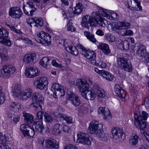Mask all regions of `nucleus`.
<instances>
[{
    "label": "nucleus",
    "mask_w": 149,
    "mask_h": 149,
    "mask_svg": "<svg viewBox=\"0 0 149 149\" xmlns=\"http://www.w3.org/2000/svg\"><path fill=\"white\" fill-rule=\"evenodd\" d=\"M102 124L100 123L97 121L93 120L90 123L88 128L91 134L95 135L102 140H105L108 135L104 132Z\"/></svg>",
    "instance_id": "obj_1"
},
{
    "label": "nucleus",
    "mask_w": 149,
    "mask_h": 149,
    "mask_svg": "<svg viewBox=\"0 0 149 149\" xmlns=\"http://www.w3.org/2000/svg\"><path fill=\"white\" fill-rule=\"evenodd\" d=\"M12 89L13 96L24 100L30 97L33 92L32 90L29 88L21 91L19 84H15L12 87Z\"/></svg>",
    "instance_id": "obj_2"
},
{
    "label": "nucleus",
    "mask_w": 149,
    "mask_h": 149,
    "mask_svg": "<svg viewBox=\"0 0 149 149\" xmlns=\"http://www.w3.org/2000/svg\"><path fill=\"white\" fill-rule=\"evenodd\" d=\"M131 25L130 23L126 21L118 22H114L108 24V29L110 31H114L118 34H120L122 30L130 29Z\"/></svg>",
    "instance_id": "obj_3"
},
{
    "label": "nucleus",
    "mask_w": 149,
    "mask_h": 149,
    "mask_svg": "<svg viewBox=\"0 0 149 149\" xmlns=\"http://www.w3.org/2000/svg\"><path fill=\"white\" fill-rule=\"evenodd\" d=\"M142 117L138 111L134 113V123L136 127H139L143 128L146 127V123L145 121L147 119L148 114L145 111H142Z\"/></svg>",
    "instance_id": "obj_4"
},
{
    "label": "nucleus",
    "mask_w": 149,
    "mask_h": 149,
    "mask_svg": "<svg viewBox=\"0 0 149 149\" xmlns=\"http://www.w3.org/2000/svg\"><path fill=\"white\" fill-rule=\"evenodd\" d=\"M77 47L81 49V53L84 57L87 58L90 63L93 65L95 61L96 54L95 52L91 50H87L81 44H78Z\"/></svg>",
    "instance_id": "obj_5"
},
{
    "label": "nucleus",
    "mask_w": 149,
    "mask_h": 149,
    "mask_svg": "<svg viewBox=\"0 0 149 149\" xmlns=\"http://www.w3.org/2000/svg\"><path fill=\"white\" fill-rule=\"evenodd\" d=\"M51 36L43 31L38 33L36 40L38 42L43 44L49 45L51 43Z\"/></svg>",
    "instance_id": "obj_6"
},
{
    "label": "nucleus",
    "mask_w": 149,
    "mask_h": 149,
    "mask_svg": "<svg viewBox=\"0 0 149 149\" xmlns=\"http://www.w3.org/2000/svg\"><path fill=\"white\" fill-rule=\"evenodd\" d=\"M77 143L87 145H90L91 144V141L92 139L91 138H90V136L88 134L80 132L77 134Z\"/></svg>",
    "instance_id": "obj_7"
},
{
    "label": "nucleus",
    "mask_w": 149,
    "mask_h": 149,
    "mask_svg": "<svg viewBox=\"0 0 149 149\" xmlns=\"http://www.w3.org/2000/svg\"><path fill=\"white\" fill-rule=\"evenodd\" d=\"M1 71L4 77H8L15 72V67L12 65H4Z\"/></svg>",
    "instance_id": "obj_8"
},
{
    "label": "nucleus",
    "mask_w": 149,
    "mask_h": 149,
    "mask_svg": "<svg viewBox=\"0 0 149 149\" xmlns=\"http://www.w3.org/2000/svg\"><path fill=\"white\" fill-rule=\"evenodd\" d=\"M39 73V72L36 67L32 66L26 68L24 72L26 76L30 78H34L37 76Z\"/></svg>",
    "instance_id": "obj_9"
},
{
    "label": "nucleus",
    "mask_w": 149,
    "mask_h": 149,
    "mask_svg": "<svg viewBox=\"0 0 149 149\" xmlns=\"http://www.w3.org/2000/svg\"><path fill=\"white\" fill-rule=\"evenodd\" d=\"M118 63L120 67L125 71L131 72L132 71V66L129 65L127 60L123 57H118L117 59Z\"/></svg>",
    "instance_id": "obj_10"
},
{
    "label": "nucleus",
    "mask_w": 149,
    "mask_h": 149,
    "mask_svg": "<svg viewBox=\"0 0 149 149\" xmlns=\"http://www.w3.org/2000/svg\"><path fill=\"white\" fill-rule=\"evenodd\" d=\"M26 22L31 27L42 26L43 25V21L41 18H29L26 19Z\"/></svg>",
    "instance_id": "obj_11"
},
{
    "label": "nucleus",
    "mask_w": 149,
    "mask_h": 149,
    "mask_svg": "<svg viewBox=\"0 0 149 149\" xmlns=\"http://www.w3.org/2000/svg\"><path fill=\"white\" fill-rule=\"evenodd\" d=\"M22 13L21 9L18 7H12L10 8L9 11V15L13 18H20L22 16Z\"/></svg>",
    "instance_id": "obj_12"
},
{
    "label": "nucleus",
    "mask_w": 149,
    "mask_h": 149,
    "mask_svg": "<svg viewBox=\"0 0 149 149\" xmlns=\"http://www.w3.org/2000/svg\"><path fill=\"white\" fill-rule=\"evenodd\" d=\"M95 20L92 17L86 15L82 17L81 22L82 26L84 28H88V24H90V26L94 25V21Z\"/></svg>",
    "instance_id": "obj_13"
},
{
    "label": "nucleus",
    "mask_w": 149,
    "mask_h": 149,
    "mask_svg": "<svg viewBox=\"0 0 149 149\" xmlns=\"http://www.w3.org/2000/svg\"><path fill=\"white\" fill-rule=\"evenodd\" d=\"M36 56L35 53L27 54L24 56L23 60L26 64H32L36 62Z\"/></svg>",
    "instance_id": "obj_14"
},
{
    "label": "nucleus",
    "mask_w": 149,
    "mask_h": 149,
    "mask_svg": "<svg viewBox=\"0 0 149 149\" xmlns=\"http://www.w3.org/2000/svg\"><path fill=\"white\" fill-rule=\"evenodd\" d=\"M53 84V86H54ZM57 85V88H55V91L54 92L53 96L56 98L57 99L58 97L60 98L61 97L65 95V92L63 89V88L60 84H56Z\"/></svg>",
    "instance_id": "obj_15"
},
{
    "label": "nucleus",
    "mask_w": 149,
    "mask_h": 149,
    "mask_svg": "<svg viewBox=\"0 0 149 149\" xmlns=\"http://www.w3.org/2000/svg\"><path fill=\"white\" fill-rule=\"evenodd\" d=\"M45 146L47 149H58V143L54 139H49L45 141Z\"/></svg>",
    "instance_id": "obj_16"
},
{
    "label": "nucleus",
    "mask_w": 149,
    "mask_h": 149,
    "mask_svg": "<svg viewBox=\"0 0 149 149\" xmlns=\"http://www.w3.org/2000/svg\"><path fill=\"white\" fill-rule=\"evenodd\" d=\"M136 54L142 58L144 57L145 59L149 55V53L147 52L145 47L143 45H140L138 49L136 51Z\"/></svg>",
    "instance_id": "obj_17"
},
{
    "label": "nucleus",
    "mask_w": 149,
    "mask_h": 149,
    "mask_svg": "<svg viewBox=\"0 0 149 149\" xmlns=\"http://www.w3.org/2000/svg\"><path fill=\"white\" fill-rule=\"evenodd\" d=\"M114 90L116 94L121 99H124L126 96V92L122 89L119 84H116Z\"/></svg>",
    "instance_id": "obj_18"
},
{
    "label": "nucleus",
    "mask_w": 149,
    "mask_h": 149,
    "mask_svg": "<svg viewBox=\"0 0 149 149\" xmlns=\"http://www.w3.org/2000/svg\"><path fill=\"white\" fill-rule=\"evenodd\" d=\"M112 134L114 138L120 140L123 134L122 130L118 128H114L111 131Z\"/></svg>",
    "instance_id": "obj_19"
},
{
    "label": "nucleus",
    "mask_w": 149,
    "mask_h": 149,
    "mask_svg": "<svg viewBox=\"0 0 149 149\" xmlns=\"http://www.w3.org/2000/svg\"><path fill=\"white\" fill-rule=\"evenodd\" d=\"M66 40H63V45L65 49L68 51H69L73 55L77 56L78 54V52L75 47L71 45H68L65 42Z\"/></svg>",
    "instance_id": "obj_20"
},
{
    "label": "nucleus",
    "mask_w": 149,
    "mask_h": 149,
    "mask_svg": "<svg viewBox=\"0 0 149 149\" xmlns=\"http://www.w3.org/2000/svg\"><path fill=\"white\" fill-rule=\"evenodd\" d=\"M69 100L71 103L75 107L79 106L81 101L79 97L76 95L72 94L69 97Z\"/></svg>",
    "instance_id": "obj_21"
},
{
    "label": "nucleus",
    "mask_w": 149,
    "mask_h": 149,
    "mask_svg": "<svg viewBox=\"0 0 149 149\" xmlns=\"http://www.w3.org/2000/svg\"><path fill=\"white\" fill-rule=\"evenodd\" d=\"M21 108L20 104L13 102H10L8 106L9 109L10 111L15 112H18Z\"/></svg>",
    "instance_id": "obj_22"
},
{
    "label": "nucleus",
    "mask_w": 149,
    "mask_h": 149,
    "mask_svg": "<svg viewBox=\"0 0 149 149\" xmlns=\"http://www.w3.org/2000/svg\"><path fill=\"white\" fill-rule=\"evenodd\" d=\"M83 97L87 100H93L96 97L95 91L93 90L89 91V90L86 93H82Z\"/></svg>",
    "instance_id": "obj_23"
},
{
    "label": "nucleus",
    "mask_w": 149,
    "mask_h": 149,
    "mask_svg": "<svg viewBox=\"0 0 149 149\" xmlns=\"http://www.w3.org/2000/svg\"><path fill=\"white\" fill-rule=\"evenodd\" d=\"M99 49L101 50L104 53L107 55L109 54L110 53V50L108 45L106 43H101L97 46Z\"/></svg>",
    "instance_id": "obj_24"
},
{
    "label": "nucleus",
    "mask_w": 149,
    "mask_h": 149,
    "mask_svg": "<svg viewBox=\"0 0 149 149\" xmlns=\"http://www.w3.org/2000/svg\"><path fill=\"white\" fill-rule=\"evenodd\" d=\"M33 128H35L36 131H38L40 132H42L43 130L44 129V128L43 126L42 120L35 122L33 123Z\"/></svg>",
    "instance_id": "obj_25"
},
{
    "label": "nucleus",
    "mask_w": 149,
    "mask_h": 149,
    "mask_svg": "<svg viewBox=\"0 0 149 149\" xmlns=\"http://www.w3.org/2000/svg\"><path fill=\"white\" fill-rule=\"evenodd\" d=\"M50 61L51 60L48 57H44L40 61V63L43 67L48 69L49 68Z\"/></svg>",
    "instance_id": "obj_26"
},
{
    "label": "nucleus",
    "mask_w": 149,
    "mask_h": 149,
    "mask_svg": "<svg viewBox=\"0 0 149 149\" xmlns=\"http://www.w3.org/2000/svg\"><path fill=\"white\" fill-rule=\"evenodd\" d=\"M32 98V101H36L38 103H40L42 104H43L44 98L41 95L38 93H34Z\"/></svg>",
    "instance_id": "obj_27"
},
{
    "label": "nucleus",
    "mask_w": 149,
    "mask_h": 149,
    "mask_svg": "<svg viewBox=\"0 0 149 149\" xmlns=\"http://www.w3.org/2000/svg\"><path fill=\"white\" fill-rule=\"evenodd\" d=\"M107 18L112 20H117L119 18V16L118 14L113 11L109 10Z\"/></svg>",
    "instance_id": "obj_28"
},
{
    "label": "nucleus",
    "mask_w": 149,
    "mask_h": 149,
    "mask_svg": "<svg viewBox=\"0 0 149 149\" xmlns=\"http://www.w3.org/2000/svg\"><path fill=\"white\" fill-rule=\"evenodd\" d=\"M95 93L97 97L104 98L106 95L105 91L102 89L97 87L95 88Z\"/></svg>",
    "instance_id": "obj_29"
},
{
    "label": "nucleus",
    "mask_w": 149,
    "mask_h": 149,
    "mask_svg": "<svg viewBox=\"0 0 149 149\" xmlns=\"http://www.w3.org/2000/svg\"><path fill=\"white\" fill-rule=\"evenodd\" d=\"M104 37L105 39L110 42H115L117 38L116 36L112 34L109 33L106 34Z\"/></svg>",
    "instance_id": "obj_30"
},
{
    "label": "nucleus",
    "mask_w": 149,
    "mask_h": 149,
    "mask_svg": "<svg viewBox=\"0 0 149 149\" xmlns=\"http://www.w3.org/2000/svg\"><path fill=\"white\" fill-rule=\"evenodd\" d=\"M102 76L108 81H115L116 80V78L112 74L105 70Z\"/></svg>",
    "instance_id": "obj_31"
},
{
    "label": "nucleus",
    "mask_w": 149,
    "mask_h": 149,
    "mask_svg": "<svg viewBox=\"0 0 149 149\" xmlns=\"http://www.w3.org/2000/svg\"><path fill=\"white\" fill-rule=\"evenodd\" d=\"M79 88L81 92V94L83 96L82 93L86 94L89 90V84H79Z\"/></svg>",
    "instance_id": "obj_32"
},
{
    "label": "nucleus",
    "mask_w": 149,
    "mask_h": 149,
    "mask_svg": "<svg viewBox=\"0 0 149 149\" xmlns=\"http://www.w3.org/2000/svg\"><path fill=\"white\" fill-rule=\"evenodd\" d=\"M8 118H10L14 123H16L19 121L20 117L18 115L10 112H8Z\"/></svg>",
    "instance_id": "obj_33"
},
{
    "label": "nucleus",
    "mask_w": 149,
    "mask_h": 149,
    "mask_svg": "<svg viewBox=\"0 0 149 149\" xmlns=\"http://www.w3.org/2000/svg\"><path fill=\"white\" fill-rule=\"evenodd\" d=\"M48 79L45 77L38 78L34 82L36 84H48Z\"/></svg>",
    "instance_id": "obj_34"
},
{
    "label": "nucleus",
    "mask_w": 149,
    "mask_h": 149,
    "mask_svg": "<svg viewBox=\"0 0 149 149\" xmlns=\"http://www.w3.org/2000/svg\"><path fill=\"white\" fill-rule=\"evenodd\" d=\"M84 35L87 38L93 42H95L96 40L93 34H91L89 31H85L84 32Z\"/></svg>",
    "instance_id": "obj_35"
},
{
    "label": "nucleus",
    "mask_w": 149,
    "mask_h": 149,
    "mask_svg": "<svg viewBox=\"0 0 149 149\" xmlns=\"http://www.w3.org/2000/svg\"><path fill=\"white\" fill-rule=\"evenodd\" d=\"M139 138V137L136 135L132 136L129 141L130 144L133 146H136L138 143Z\"/></svg>",
    "instance_id": "obj_36"
},
{
    "label": "nucleus",
    "mask_w": 149,
    "mask_h": 149,
    "mask_svg": "<svg viewBox=\"0 0 149 149\" xmlns=\"http://www.w3.org/2000/svg\"><path fill=\"white\" fill-rule=\"evenodd\" d=\"M60 125L59 124L56 123L54 125L52 128V132L53 134L59 135L61 133L59 128Z\"/></svg>",
    "instance_id": "obj_37"
},
{
    "label": "nucleus",
    "mask_w": 149,
    "mask_h": 149,
    "mask_svg": "<svg viewBox=\"0 0 149 149\" xmlns=\"http://www.w3.org/2000/svg\"><path fill=\"white\" fill-rule=\"evenodd\" d=\"M8 32L7 30L2 28H0V39H2L7 38L8 36Z\"/></svg>",
    "instance_id": "obj_38"
},
{
    "label": "nucleus",
    "mask_w": 149,
    "mask_h": 149,
    "mask_svg": "<svg viewBox=\"0 0 149 149\" xmlns=\"http://www.w3.org/2000/svg\"><path fill=\"white\" fill-rule=\"evenodd\" d=\"M83 7L81 4L77 3L76 4L75 7H74V13L75 14L78 15L81 13Z\"/></svg>",
    "instance_id": "obj_39"
},
{
    "label": "nucleus",
    "mask_w": 149,
    "mask_h": 149,
    "mask_svg": "<svg viewBox=\"0 0 149 149\" xmlns=\"http://www.w3.org/2000/svg\"><path fill=\"white\" fill-rule=\"evenodd\" d=\"M25 120L28 124H29L32 123L33 120V117L32 115L26 113L24 116Z\"/></svg>",
    "instance_id": "obj_40"
},
{
    "label": "nucleus",
    "mask_w": 149,
    "mask_h": 149,
    "mask_svg": "<svg viewBox=\"0 0 149 149\" xmlns=\"http://www.w3.org/2000/svg\"><path fill=\"white\" fill-rule=\"evenodd\" d=\"M0 43L10 47L13 44V42L9 39L5 38L0 40Z\"/></svg>",
    "instance_id": "obj_41"
},
{
    "label": "nucleus",
    "mask_w": 149,
    "mask_h": 149,
    "mask_svg": "<svg viewBox=\"0 0 149 149\" xmlns=\"http://www.w3.org/2000/svg\"><path fill=\"white\" fill-rule=\"evenodd\" d=\"M95 21H94V24L96 22L100 26L104 27L105 26V23L104 21H106V19L104 18H102L101 17H100L98 19H94Z\"/></svg>",
    "instance_id": "obj_42"
},
{
    "label": "nucleus",
    "mask_w": 149,
    "mask_h": 149,
    "mask_svg": "<svg viewBox=\"0 0 149 149\" xmlns=\"http://www.w3.org/2000/svg\"><path fill=\"white\" fill-rule=\"evenodd\" d=\"M42 105L40 103H38V102L33 101L32 103L31 104V107L33 106L37 110H39L40 109L42 110Z\"/></svg>",
    "instance_id": "obj_43"
},
{
    "label": "nucleus",
    "mask_w": 149,
    "mask_h": 149,
    "mask_svg": "<svg viewBox=\"0 0 149 149\" xmlns=\"http://www.w3.org/2000/svg\"><path fill=\"white\" fill-rule=\"evenodd\" d=\"M18 40H24L27 44L28 45H33V42L31 40L22 35H20L18 36Z\"/></svg>",
    "instance_id": "obj_44"
},
{
    "label": "nucleus",
    "mask_w": 149,
    "mask_h": 149,
    "mask_svg": "<svg viewBox=\"0 0 149 149\" xmlns=\"http://www.w3.org/2000/svg\"><path fill=\"white\" fill-rule=\"evenodd\" d=\"M93 65L96 66H98L102 68H105L107 67V64L99 60L95 61V62L94 64H93Z\"/></svg>",
    "instance_id": "obj_45"
},
{
    "label": "nucleus",
    "mask_w": 149,
    "mask_h": 149,
    "mask_svg": "<svg viewBox=\"0 0 149 149\" xmlns=\"http://www.w3.org/2000/svg\"><path fill=\"white\" fill-rule=\"evenodd\" d=\"M98 8L99 13L102 16L107 17V15H108V12H109V10H107L100 7Z\"/></svg>",
    "instance_id": "obj_46"
},
{
    "label": "nucleus",
    "mask_w": 149,
    "mask_h": 149,
    "mask_svg": "<svg viewBox=\"0 0 149 149\" xmlns=\"http://www.w3.org/2000/svg\"><path fill=\"white\" fill-rule=\"evenodd\" d=\"M1 141L0 143L3 145V149H11L6 144V139L5 136H3L1 138Z\"/></svg>",
    "instance_id": "obj_47"
},
{
    "label": "nucleus",
    "mask_w": 149,
    "mask_h": 149,
    "mask_svg": "<svg viewBox=\"0 0 149 149\" xmlns=\"http://www.w3.org/2000/svg\"><path fill=\"white\" fill-rule=\"evenodd\" d=\"M45 120L47 123H51L52 122L53 119L51 115L45 112L44 114Z\"/></svg>",
    "instance_id": "obj_48"
},
{
    "label": "nucleus",
    "mask_w": 149,
    "mask_h": 149,
    "mask_svg": "<svg viewBox=\"0 0 149 149\" xmlns=\"http://www.w3.org/2000/svg\"><path fill=\"white\" fill-rule=\"evenodd\" d=\"M27 4L29 5V7L31 9V10H30V14L31 15H33V13L36 11V9L35 8L33 3L32 1H29L27 3Z\"/></svg>",
    "instance_id": "obj_49"
},
{
    "label": "nucleus",
    "mask_w": 149,
    "mask_h": 149,
    "mask_svg": "<svg viewBox=\"0 0 149 149\" xmlns=\"http://www.w3.org/2000/svg\"><path fill=\"white\" fill-rule=\"evenodd\" d=\"M102 116L105 119H109L111 117V115L110 111L108 109L106 108L104 114Z\"/></svg>",
    "instance_id": "obj_50"
},
{
    "label": "nucleus",
    "mask_w": 149,
    "mask_h": 149,
    "mask_svg": "<svg viewBox=\"0 0 149 149\" xmlns=\"http://www.w3.org/2000/svg\"><path fill=\"white\" fill-rule=\"evenodd\" d=\"M72 24V21L69 20L68 22L67 27V30L68 31L72 32L76 31V29L73 27Z\"/></svg>",
    "instance_id": "obj_51"
},
{
    "label": "nucleus",
    "mask_w": 149,
    "mask_h": 149,
    "mask_svg": "<svg viewBox=\"0 0 149 149\" xmlns=\"http://www.w3.org/2000/svg\"><path fill=\"white\" fill-rule=\"evenodd\" d=\"M35 134L33 128L32 129L31 127L29 129V131H28L27 133H26L24 136L27 138L30 137H33Z\"/></svg>",
    "instance_id": "obj_52"
},
{
    "label": "nucleus",
    "mask_w": 149,
    "mask_h": 149,
    "mask_svg": "<svg viewBox=\"0 0 149 149\" xmlns=\"http://www.w3.org/2000/svg\"><path fill=\"white\" fill-rule=\"evenodd\" d=\"M142 104L145 105L146 108L149 111V98L146 97L144 99Z\"/></svg>",
    "instance_id": "obj_53"
},
{
    "label": "nucleus",
    "mask_w": 149,
    "mask_h": 149,
    "mask_svg": "<svg viewBox=\"0 0 149 149\" xmlns=\"http://www.w3.org/2000/svg\"><path fill=\"white\" fill-rule=\"evenodd\" d=\"M129 43L127 41L125 40L123 42L121 45L124 50H127L129 49Z\"/></svg>",
    "instance_id": "obj_54"
},
{
    "label": "nucleus",
    "mask_w": 149,
    "mask_h": 149,
    "mask_svg": "<svg viewBox=\"0 0 149 149\" xmlns=\"http://www.w3.org/2000/svg\"><path fill=\"white\" fill-rule=\"evenodd\" d=\"M63 120H65L68 124L72 123V117L65 115L64 117Z\"/></svg>",
    "instance_id": "obj_55"
},
{
    "label": "nucleus",
    "mask_w": 149,
    "mask_h": 149,
    "mask_svg": "<svg viewBox=\"0 0 149 149\" xmlns=\"http://www.w3.org/2000/svg\"><path fill=\"white\" fill-rule=\"evenodd\" d=\"M45 113L44 112L42 111H38L36 113V117L37 118L39 119L40 120H42V119L43 118V115H44V114Z\"/></svg>",
    "instance_id": "obj_56"
},
{
    "label": "nucleus",
    "mask_w": 149,
    "mask_h": 149,
    "mask_svg": "<svg viewBox=\"0 0 149 149\" xmlns=\"http://www.w3.org/2000/svg\"><path fill=\"white\" fill-rule=\"evenodd\" d=\"M133 34V31L131 30H126L123 34V36H131Z\"/></svg>",
    "instance_id": "obj_57"
},
{
    "label": "nucleus",
    "mask_w": 149,
    "mask_h": 149,
    "mask_svg": "<svg viewBox=\"0 0 149 149\" xmlns=\"http://www.w3.org/2000/svg\"><path fill=\"white\" fill-rule=\"evenodd\" d=\"M2 88L0 86V103H3L4 101V96L2 95Z\"/></svg>",
    "instance_id": "obj_58"
},
{
    "label": "nucleus",
    "mask_w": 149,
    "mask_h": 149,
    "mask_svg": "<svg viewBox=\"0 0 149 149\" xmlns=\"http://www.w3.org/2000/svg\"><path fill=\"white\" fill-rule=\"evenodd\" d=\"M52 64L53 66H54L56 67L62 68L63 66L61 64H59L57 63L56 61L55 60H53L52 62Z\"/></svg>",
    "instance_id": "obj_59"
},
{
    "label": "nucleus",
    "mask_w": 149,
    "mask_h": 149,
    "mask_svg": "<svg viewBox=\"0 0 149 149\" xmlns=\"http://www.w3.org/2000/svg\"><path fill=\"white\" fill-rule=\"evenodd\" d=\"M7 26L11 30L14 31L15 32L17 33H19L20 31L19 30L16 29L15 26L11 25H8Z\"/></svg>",
    "instance_id": "obj_60"
},
{
    "label": "nucleus",
    "mask_w": 149,
    "mask_h": 149,
    "mask_svg": "<svg viewBox=\"0 0 149 149\" xmlns=\"http://www.w3.org/2000/svg\"><path fill=\"white\" fill-rule=\"evenodd\" d=\"M47 86V85L46 84H35V86L38 89L42 90Z\"/></svg>",
    "instance_id": "obj_61"
},
{
    "label": "nucleus",
    "mask_w": 149,
    "mask_h": 149,
    "mask_svg": "<svg viewBox=\"0 0 149 149\" xmlns=\"http://www.w3.org/2000/svg\"><path fill=\"white\" fill-rule=\"evenodd\" d=\"M64 149H78L74 145L72 144H69L67 145Z\"/></svg>",
    "instance_id": "obj_62"
},
{
    "label": "nucleus",
    "mask_w": 149,
    "mask_h": 149,
    "mask_svg": "<svg viewBox=\"0 0 149 149\" xmlns=\"http://www.w3.org/2000/svg\"><path fill=\"white\" fill-rule=\"evenodd\" d=\"M94 71L100 75L102 76L104 72V70H100L97 68H94Z\"/></svg>",
    "instance_id": "obj_63"
},
{
    "label": "nucleus",
    "mask_w": 149,
    "mask_h": 149,
    "mask_svg": "<svg viewBox=\"0 0 149 149\" xmlns=\"http://www.w3.org/2000/svg\"><path fill=\"white\" fill-rule=\"evenodd\" d=\"M106 109V108L105 107H100L98 109V113L100 114H101L102 115L103 114H104Z\"/></svg>",
    "instance_id": "obj_64"
}]
</instances>
